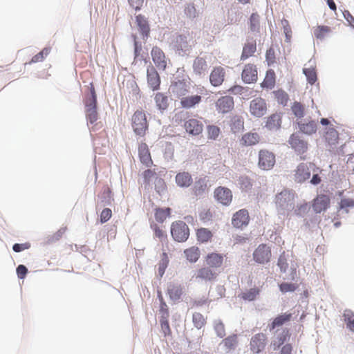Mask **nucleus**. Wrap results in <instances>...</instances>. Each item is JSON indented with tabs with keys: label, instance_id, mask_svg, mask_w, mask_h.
Masks as SVG:
<instances>
[{
	"label": "nucleus",
	"instance_id": "69168bd1",
	"mask_svg": "<svg viewBox=\"0 0 354 354\" xmlns=\"http://www.w3.org/2000/svg\"><path fill=\"white\" fill-rule=\"evenodd\" d=\"M156 175V172L155 170H151V169L145 170L142 174V176H143V178L145 180V183L147 184H149L151 178L155 177Z\"/></svg>",
	"mask_w": 354,
	"mask_h": 354
},
{
	"label": "nucleus",
	"instance_id": "37998d69",
	"mask_svg": "<svg viewBox=\"0 0 354 354\" xmlns=\"http://www.w3.org/2000/svg\"><path fill=\"white\" fill-rule=\"evenodd\" d=\"M169 260L166 252H163L161 255V259L158 264V275L162 277L165 274V270L168 266Z\"/></svg>",
	"mask_w": 354,
	"mask_h": 354
},
{
	"label": "nucleus",
	"instance_id": "864d4df0",
	"mask_svg": "<svg viewBox=\"0 0 354 354\" xmlns=\"http://www.w3.org/2000/svg\"><path fill=\"white\" fill-rule=\"evenodd\" d=\"M220 128L215 125H209L207 127V138L211 140H216L220 135Z\"/></svg>",
	"mask_w": 354,
	"mask_h": 354
},
{
	"label": "nucleus",
	"instance_id": "412c9836",
	"mask_svg": "<svg viewBox=\"0 0 354 354\" xmlns=\"http://www.w3.org/2000/svg\"><path fill=\"white\" fill-rule=\"evenodd\" d=\"M138 153L140 162L146 167H149L152 165L153 161L147 145L145 142H141L138 146Z\"/></svg>",
	"mask_w": 354,
	"mask_h": 354
},
{
	"label": "nucleus",
	"instance_id": "7ed1b4c3",
	"mask_svg": "<svg viewBox=\"0 0 354 354\" xmlns=\"http://www.w3.org/2000/svg\"><path fill=\"white\" fill-rule=\"evenodd\" d=\"M171 234L176 241L185 242L189 236V229L185 222L176 221L171 225Z\"/></svg>",
	"mask_w": 354,
	"mask_h": 354
},
{
	"label": "nucleus",
	"instance_id": "0e129e2a",
	"mask_svg": "<svg viewBox=\"0 0 354 354\" xmlns=\"http://www.w3.org/2000/svg\"><path fill=\"white\" fill-rule=\"evenodd\" d=\"M214 330L218 337H223L225 335V326L221 322L215 324Z\"/></svg>",
	"mask_w": 354,
	"mask_h": 354
},
{
	"label": "nucleus",
	"instance_id": "603ef678",
	"mask_svg": "<svg viewBox=\"0 0 354 354\" xmlns=\"http://www.w3.org/2000/svg\"><path fill=\"white\" fill-rule=\"evenodd\" d=\"M50 48H44L39 53L32 57L31 61L30 62V64L42 62L45 59V57L50 53Z\"/></svg>",
	"mask_w": 354,
	"mask_h": 354
},
{
	"label": "nucleus",
	"instance_id": "dca6fc26",
	"mask_svg": "<svg viewBox=\"0 0 354 354\" xmlns=\"http://www.w3.org/2000/svg\"><path fill=\"white\" fill-rule=\"evenodd\" d=\"M257 69L255 65L248 64L245 66L241 77L244 82L250 84L257 80Z\"/></svg>",
	"mask_w": 354,
	"mask_h": 354
},
{
	"label": "nucleus",
	"instance_id": "c03bdc74",
	"mask_svg": "<svg viewBox=\"0 0 354 354\" xmlns=\"http://www.w3.org/2000/svg\"><path fill=\"white\" fill-rule=\"evenodd\" d=\"M165 316L162 315L160 319V326L165 336L170 335L171 334V328L168 322L169 311L166 310Z\"/></svg>",
	"mask_w": 354,
	"mask_h": 354
},
{
	"label": "nucleus",
	"instance_id": "6e6552de",
	"mask_svg": "<svg viewBox=\"0 0 354 354\" xmlns=\"http://www.w3.org/2000/svg\"><path fill=\"white\" fill-rule=\"evenodd\" d=\"M183 127L188 134L198 136L203 132V124L200 120L192 118L185 121Z\"/></svg>",
	"mask_w": 354,
	"mask_h": 354
},
{
	"label": "nucleus",
	"instance_id": "f03ea898",
	"mask_svg": "<svg viewBox=\"0 0 354 354\" xmlns=\"http://www.w3.org/2000/svg\"><path fill=\"white\" fill-rule=\"evenodd\" d=\"M131 127L136 136H145L149 124L144 111L137 110L134 112L131 118Z\"/></svg>",
	"mask_w": 354,
	"mask_h": 354
},
{
	"label": "nucleus",
	"instance_id": "6e6d98bb",
	"mask_svg": "<svg viewBox=\"0 0 354 354\" xmlns=\"http://www.w3.org/2000/svg\"><path fill=\"white\" fill-rule=\"evenodd\" d=\"M292 111L297 118H302L304 115V106L300 102H295L292 106Z\"/></svg>",
	"mask_w": 354,
	"mask_h": 354
},
{
	"label": "nucleus",
	"instance_id": "2eb2a0df",
	"mask_svg": "<svg viewBox=\"0 0 354 354\" xmlns=\"http://www.w3.org/2000/svg\"><path fill=\"white\" fill-rule=\"evenodd\" d=\"M291 147L298 154H304L308 149V143L305 140L300 138L297 134H292L288 140Z\"/></svg>",
	"mask_w": 354,
	"mask_h": 354
},
{
	"label": "nucleus",
	"instance_id": "a211bd4d",
	"mask_svg": "<svg viewBox=\"0 0 354 354\" xmlns=\"http://www.w3.org/2000/svg\"><path fill=\"white\" fill-rule=\"evenodd\" d=\"M249 220L248 212L246 209H243L234 214L232 223L234 227L241 228L247 225L249 223Z\"/></svg>",
	"mask_w": 354,
	"mask_h": 354
},
{
	"label": "nucleus",
	"instance_id": "473e14b6",
	"mask_svg": "<svg viewBox=\"0 0 354 354\" xmlns=\"http://www.w3.org/2000/svg\"><path fill=\"white\" fill-rule=\"evenodd\" d=\"M157 108L161 111L166 110L169 106L168 97L162 93H157L154 96Z\"/></svg>",
	"mask_w": 354,
	"mask_h": 354
},
{
	"label": "nucleus",
	"instance_id": "4468645a",
	"mask_svg": "<svg viewBox=\"0 0 354 354\" xmlns=\"http://www.w3.org/2000/svg\"><path fill=\"white\" fill-rule=\"evenodd\" d=\"M314 166L313 164L309 163H300L295 173V180L298 183H302L308 179L310 176V167Z\"/></svg>",
	"mask_w": 354,
	"mask_h": 354
},
{
	"label": "nucleus",
	"instance_id": "cd10ccee",
	"mask_svg": "<svg viewBox=\"0 0 354 354\" xmlns=\"http://www.w3.org/2000/svg\"><path fill=\"white\" fill-rule=\"evenodd\" d=\"M175 46L178 50L183 52L189 51L192 45L190 44V39L185 35H178L176 38Z\"/></svg>",
	"mask_w": 354,
	"mask_h": 354
},
{
	"label": "nucleus",
	"instance_id": "6ab92c4d",
	"mask_svg": "<svg viewBox=\"0 0 354 354\" xmlns=\"http://www.w3.org/2000/svg\"><path fill=\"white\" fill-rule=\"evenodd\" d=\"M194 277L198 281H212L216 279L217 273L209 267H203L197 270Z\"/></svg>",
	"mask_w": 354,
	"mask_h": 354
},
{
	"label": "nucleus",
	"instance_id": "e433bc0d",
	"mask_svg": "<svg viewBox=\"0 0 354 354\" xmlns=\"http://www.w3.org/2000/svg\"><path fill=\"white\" fill-rule=\"evenodd\" d=\"M261 290L259 288H252L240 295V297L245 300L252 301L255 300L260 294Z\"/></svg>",
	"mask_w": 354,
	"mask_h": 354
},
{
	"label": "nucleus",
	"instance_id": "0eeeda50",
	"mask_svg": "<svg viewBox=\"0 0 354 354\" xmlns=\"http://www.w3.org/2000/svg\"><path fill=\"white\" fill-rule=\"evenodd\" d=\"M268 106L266 100L262 97H256L250 103V113L256 118H261L266 114Z\"/></svg>",
	"mask_w": 354,
	"mask_h": 354
},
{
	"label": "nucleus",
	"instance_id": "ddd939ff",
	"mask_svg": "<svg viewBox=\"0 0 354 354\" xmlns=\"http://www.w3.org/2000/svg\"><path fill=\"white\" fill-rule=\"evenodd\" d=\"M152 60L160 70L164 71L167 67V60L163 51L157 46H154L151 52Z\"/></svg>",
	"mask_w": 354,
	"mask_h": 354
},
{
	"label": "nucleus",
	"instance_id": "72a5a7b5",
	"mask_svg": "<svg viewBox=\"0 0 354 354\" xmlns=\"http://www.w3.org/2000/svg\"><path fill=\"white\" fill-rule=\"evenodd\" d=\"M171 209L169 207H157L154 211V217L157 222L162 223L171 216Z\"/></svg>",
	"mask_w": 354,
	"mask_h": 354
},
{
	"label": "nucleus",
	"instance_id": "b1692460",
	"mask_svg": "<svg viewBox=\"0 0 354 354\" xmlns=\"http://www.w3.org/2000/svg\"><path fill=\"white\" fill-rule=\"evenodd\" d=\"M224 255L216 252H211L205 257V263L210 268L221 267L223 263Z\"/></svg>",
	"mask_w": 354,
	"mask_h": 354
},
{
	"label": "nucleus",
	"instance_id": "13d9d810",
	"mask_svg": "<svg viewBox=\"0 0 354 354\" xmlns=\"http://www.w3.org/2000/svg\"><path fill=\"white\" fill-rule=\"evenodd\" d=\"M240 187L243 191H248L252 189V184L250 179L248 176H241L239 178Z\"/></svg>",
	"mask_w": 354,
	"mask_h": 354
},
{
	"label": "nucleus",
	"instance_id": "a18cd8bd",
	"mask_svg": "<svg viewBox=\"0 0 354 354\" xmlns=\"http://www.w3.org/2000/svg\"><path fill=\"white\" fill-rule=\"evenodd\" d=\"M343 316L347 328L354 332V313L351 310H345Z\"/></svg>",
	"mask_w": 354,
	"mask_h": 354
},
{
	"label": "nucleus",
	"instance_id": "4c0bfd02",
	"mask_svg": "<svg viewBox=\"0 0 354 354\" xmlns=\"http://www.w3.org/2000/svg\"><path fill=\"white\" fill-rule=\"evenodd\" d=\"M238 344V337L236 335H230L225 338L221 344H223L226 351H230L236 348Z\"/></svg>",
	"mask_w": 354,
	"mask_h": 354
},
{
	"label": "nucleus",
	"instance_id": "bb28decb",
	"mask_svg": "<svg viewBox=\"0 0 354 354\" xmlns=\"http://www.w3.org/2000/svg\"><path fill=\"white\" fill-rule=\"evenodd\" d=\"M175 179L177 185L180 187H188L193 183V179L191 174L186 171L178 173Z\"/></svg>",
	"mask_w": 354,
	"mask_h": 354
},
{
	"label": "nucleus",
	"instance_id": "f8f14e48",
	"mask_svg": "<svg viewBox=\"0 0 354 354\" xmlns=\"http://www.w3.org/2000/svg\"><path fill=\"white\" fill-rule=\"evenodd\" d=\"M214 197L219 203L228 205L232 200V194L230 189L218 187L214 190Z\"/></svg>",
	"mask_w": 354,
	"mask_h": 354
},
{
	"label": "nucleus",
	"instance_id": "052dcab7",
	"mask_svg": "<svg viewBox=\"0 0 354 354\" xmlns=\"http://www.w3.org/2000/svg\"><path fill=\"white\" fill-rule=\"evenodd\" d=\"M298 288V285L292 283H282L279 285V289L283 293L294 292Z\"/></svg>",
	"mask_w": 354,
	"mask_h": 354
},
{
	"label": "nucleus",
	"instance_id": "2f4dec72",
	"mask_svg": "<svg viewBox=\"0 0 354 354\" xmlns=\"http://www.w3.org/2000/svg\"><path fill=\"white\" fill-rule=\"evenodd\" d=\"M201 101V96L196 95L181 98L180 104L183 108L190 109Z\"/></svg>",
	"mask_w": 354,
	"mask_h": 354
},
{
	"label": "nucleus",
	"instance_id": "393cba45",
	"mask_svg": "<svg viewBox=\"0 0 354 354\" xmlns=\"http://www.w3.org/2000/svg\"><path fill=\"white\" fill-rule=\"evenodd\" d=\"M208 70V65L205 58L196 57L193 62L194 73L198 76H204Z\"/></svg>",
	"mask_w": 354,
	"mask_h": 354
},
{
	"label": "nucleus",
	"instance_id": "20e7f679",
	"mask_svg": "<svg viewBox=\"0 0 354 354\" xmlns=\"http://www.w3.org/2000/svg\"><path fill=\"white\" fill-rule=\"evenodd\" d=\"M275 155L268 149L259 151L258 166L262 170H270L275 165Z\"/></svg>",
	"mask_w": 354,
	"mask_h": 354
},
{
	"label": "nucleus",
	"instance_id": "f3484780",
	"mask_svg": "<svg viewBox=\"0 0 354 354\" xmlns=\"http://www.w3.org/2000/svg\"><path fill=\"white\" fill-rule=\"evenodd\" d=\"M216 110L219 113H226L234 108V100L230 96H223L218 99L216 102Z\"/></svg>",
	"mask_w": 354,
	"mask_h": 354
},
{
	"label": "nucleus",
	"instance_id": "338daca9",
	"mask_svg": "<svg viewBox=\"0 0 354 354\" xmlns=\"http://www.w3.org/2000/svg\"><path fill=\"white\" fill-rule=\"evenodd\" d=\"M185 13L189 17H194L196 15V8L194 3H189L185 8Z\"/></svg>",
	"mask_w": 354,
	"mask_h": 354
},
{
	"label": "nucleus",
	"instance_id": "ea45409f",
	"mask_svg": "<svg viewBox=\"0 0 354 354\" xmlns=\"http://www.w3.org/2000/svg\"><path fill=\"white\" fill-rule=\"evenodd\" d=\"M331 31V29L328 26H317L314 28L313 34L317 39H324Z\"/></svg>",
	"mask_w": 354,
	"mask_h": 354
},
{
	"label": "nucleus",
	"instance_id": "4d7b16f0",
	"mask_svg": "<svg viewBox=\"0 0 354 354\" xmlns=\"http://www.w3.org/2000/svg\"><path fill=\"white\" fill-rule=\"evenodd\" d=\"M207 188V184L203 180L197 181L193 188L195 195H202Z\"/></svg>",
	"mask_w": 354,
	"mask_h": 354
},
{
	"label": "nucleus",
	"instance_id": "1a4fd4ad",
	"mask_svg": "<svg viewBox=\"0 0 354 354\" xmlns=\"http://www.w3.org/2000/svg\"><path fill=\"white\" fill-rule=\"evenodd\" d=\"M271 250L266 244H261L253 253L254 260L258 263H266L270 261Z\"/></svg>",
	"mask_w": 354,
	"mask_h": 354
},
{
	"label": "nucleus",
	"instance_id": "9d476101",
	"mask_svg": "<svg viewBox=\"0 0 354 354\" xmlns=\"http://www.w3.org/2000/svg\"><path fill=\"white\" fill-rule=\"evenodd\" d=\"M147 79L149 86L152 91H157L160 88V77L153 66H150L147 70Z\"/></svg>",
	"mask_w": 354,
	"mask_h": 354
},
{
	"label": "nucleus",
	"instance_id": "aec40b11",
	"mask_svg": "<svg viewBox=\"0 0 354 354\" xmlns=\"http://www.w3.org/2000/svg\"><path fill=\"white\" fill-rule=\"evenodd\" d=\"M324 141L326 145L330 149H334L337 147L339 142V133L333 127H329L324 133Z\"/></svg>",
	"mask_w": 354,
	"mask_h": 354
},
{
	"label": "nucleus",
	"instance_id": "f257e3e1",
	"mask_svg": "<svg viewBox=\"0 0 354 354\" xmlns=\"http://www.w3.org/2000/svg\"><path fill=\"white\" fill-rule=\"evenodd\" d=\"M90 93L86 95L84 102L85 105V115L88 125L95 124L98 120L97 111V95L93 83L89 85Z\"/></svg>",
	"mask_w": 354,
	"mask_h": 354
},
{
	"label": "nucleus",
	"instance_id": "a878e982",
	"mask_svg": "<svg viewBox=\"0 0 354 354\" xmlns=\"http://www.w3.org/2000/svg\"><path fill=\"white\" fill-rule=\"evenodd\" d=\"M257 51V43L254 39L248 40L243 47L241 55V60L244 61L253 56Z\"/></svg>",
	"mask_w": 354,
	"mask_h": 354
},
{
	"label": "nucleus",
	"instance_id": "39448f33",
	"mask_svg": "<svg viewBox=\"0 0 354 354\" xmlns=\"http://www.w3.org/2000/svg\"><path fill=\"white\" fill-rule=\"evenodd\" d=\"M268 344V337L265 333H259L253 335L250 342V349L253 354L263 352Z\"/></svg>",
	"mask_w": 354,
	"mask_h": 354
},
{
	"label": "nucleus",
	"instance_id": "9b49d317",
	"mask_svg": "<svg viewBox=\"0 0 354 354\" xmlns=\"http://www.w3.org/2000/svg\"><path fill=\"white\" fill-rule=\"evenodd\" d=\"M225 70L223 67L218 66L214 67L209 75V82L213 86H221L224 82Z\"/></svg>",
	"mask_w": 354,
	"mask_h": 354
},
{
	"label": "nucleus",
	"instance_id": "a19ab883",
	"mask_svg": "<svg viewBox=\"0 0 354 354\" xmlns=\"http://www.w3.org/2000/svg\"><path fill=\"white\" fill-rule=\"evenodd\" d=\"M289 331L288 330H284L283 333L277 337V339L272 342L271 346L273 348V350H278L279 347L284 344L287 339L289 338Z\"/></svg>",
	"mask_w": 354,
	"mask_h": 354
},
{
	"label": "nucleus",
	"instance_id": "4be33fe9",
	"mask_svg": "<svg viewBox=\"0 0 354 354\" xmlns=\"http://www.w3.org/2000/svg\"><path fill=\"white\" fill-rule=\"evenodd\" d=\"M330 205V198L328 196L322 194L318 195L314 199L313 208L316 213H320L325 211Z\"/></svg>",
	"mask_w": 354,
	"mask_h": 354
},
{
	"label": "nucleus",
	"instance_id": "774afa93",
	"mask_svg": "<svg viewBox=\"0 0 354 354\" xmlns=\"http://www.w3.org/2000/svg\"><path fill=\"white\" fill-rule=\"evenodd\" d=\"M346 166L347 170L354 172V153H352L348 156Z\"/></svg>",
	"mask_w": 354,
	"mask_h": 354
},
{
	"label": "nucleus",
	"instance_id": "49530a36",
	"mask_svg": "<svg viewBox=\"0 0 354 354\" xmlns=\"http://www.w3.org/2000/svg\"><path fill=\"white\" fill-rule=\"evenodd\" d=\"M273 94L279 104L286 105L289 100L288 95L283 90L279 89L273 92Z\"/></svg>",
	"mask_w": 354,
	"mask_h": 354
},
{
	"label": "nucleus",
	"instance_id": "c85d7f7f",
	"mask_svg": "<svg viewBox=\"0 0 354 354\" xmlns=\"http://www.w3.org/2000/svg\"><path fill=\"white\" fill-rule=\"evenodd\" d=\"M196 236L197 241L201 243L210 241L213 237L211 230L205 227H200L196 230Z\"/></svg>",
	"mask_w": 354,
	"mask_h": 354
},
{
	"label": "nucleus",
	"instance_id": "7c9ffc66",
	"mask_svg": "<svg viewBox=\"0 0 354 354\" xmlns=\"http://www.w3.org/2000/svg\"><path fill=\"white\" fill-rule=\"evenodd\" d=\"M291 313H284L278 315L273 319L272 322L269 326L270 330H272L277 327L283 326L284 324L288 322L291 319Z\"/></svg>",
	"mask_w": 354,
	"mask_h": 354
},
{
	"label": "nucleus",
	"instance_id": "c9c22d12",
	"mask_svg": "<svg viewBox=\"0 0 354 354\" xmlns=\"http://www.w3.org/2000/svg\"><path fill=\"white\" fill-rule=\"evenodd\" d=\"M187 259L192 263L196 262L200 257V250L196 246H192L184 251Z\"/></svg>",
	"mask_w": 354,
	"mask_h": 354
},
{
	"label": "nucleus",
	"instance_id": "e2e57ef3",
	"mask_svg": "<svg viewBox=\"0 0 354 354\" xmlns=\"http://www.w3.org/2000/svg\"><path fill=\"white\" fill-rule=\"evenodd\" d=\"M112 216V212L109 208L104 209L100 214V222L102 223L108 221Z\"/></svg>",
	"mask_w": 354,
	"mask_h": 354
},
{
	"label": "nucleus",
	"instance_id": "de8ad7c7",
	"mask_svg": "<svg viewBox=\"0 0 354 354\" xmlns=\"http://www.w3.org/2000/svg\"><path fill=\"white\" fill-rule=\"evenodd\" d=\"M259 15L252 13L250 18V29L252 32H259L260 28Z\"/></svg>",
	"mask_w": 354,
	"mask_h": 354
},
{
	"label": "nucleus",
	"instance_id": "c756f323",
	"mask_svg": "<svg viewBox=\"0 0 354 354\" xmlns=\"http://www.w3.org/2000/svg\"><path fill=\"white\" fill-rule=\"evenodd\" d=\"M281 117L279 113H274L267 119L266 127L270 130H276L280 128Z\"/></svg>",
	"mask_w": 354,
	"mask_h": 354
},
{
	"label": "nucleus",
	"instance_id": "3c124183",
	"mask_svg": "<svg viewBox=\"0 0 354 354\" xmlns=\"http://www.w3.org/2000/svg\"><path fill=\"white\" fill-rule=\"evenodd\" d=\"M194 325L198 329L201 328L206 324V319L200 313H194L192 316Z\"/></svg>",
	"mask_w": 354,
	"mask_h": 354
},
{
	"label": "nucleus",
	"instance_id": "423d86ee",
	"mask_svg": "<svg viewBox=\"0 0 354 354\" xmlns=\"http://www.w3.org/2000/svg\"><path fill=\"white\" fill-rule=\"evenodd\" d=\"M295 194L289 190H283L275 197V203L283 209L293 207Z\"/></svg>",
	"mask_w": 354,
	"mask_h": 354
},
{
	"label": "nucleus",
	"instance_id": "680f3d73",
	"mask_svg": "<svg viewBox=\"0 0 354 354\" xmlns=\"http://www.w3.org/2000/svg\"><path fill=\"white\" fill-rule=\"evenodd\" d=\"M283 32L286 36V41L290 42L292 38V29L287 20L282 21Z\"/></svg>",
	"mask_w": 354,
	"mask_h": 354
},
{
	"label": "nucleus",
	"instance_id": "5fc2aeb1",
	"mask_svg": "<svg viewBox=\"0 0 354 354\" xmlns=\"http://www.w3.org/2000/svg\"><path fill=\"white\" fill-rule=\"evenodd\" d=\"M151 227L153 230L155 236L160 239V241H162L165 239H167V234L165 231L157 224L152 223L151 224Z\"/></svg>",
	"mask_w": 354,
	"mask_h": 354
},
{
	"label": "nucleus",
	"instance_id": "5701e85b",
	"mask_svg": "<svg viewBox=\"0 0 354 354\" xmlns=\"http://www.w3.org/2000/svg\"><path fill=\"white\" fill-rule=\"evenodd\" d=\"M261 140V137L256 132H248L244 133L241 140L240 145L243 147H251L257 145Z\"/></svg>",
	"mask_w": 354,
	"mask_h": 354
},
{
	"label": "nucleus",
	"instance_id": "79ce46f5",
	"mask_svg": "<svg viewBox=\"0 0 354 354\" xmlns=\"http://www.w3.org/2000/svg\"><path fill=\"white\" fill-rule=\"evenodd\" d=\"M167 291L170 298L174 300L179 299L183 293L180 286L176 284H170Z\"/></svg>",
	"mask_w": 354,
	"mask_h": 354
},
{
	"label": "nucleus",
	"instance_id": "58836bf2",
	"mask_svg": "<svg viewBox=\"0 0 354 354\" xmlns=\"http://www.w3.org/2000/svg\"><path fill=\"white\" fill-rule=\"evenodd\" d=\"M275 73L273 70H269L266 74V77L261 83V86L266 88H272L275 85Z\"/></svg>",
	"mask_w": 354,
	"mask_h": 354
},
{
	"label": "nucleus",
	"instance_id": "8fccbe9b",
	"mask_svg": "<svg viewBox=\"0 0 354 354\" xmlns=\"http://www.w3.org/2000/svg\"><path fill=\"white\" fill-rule=\"evenodd\" d=\"M303 71L307 78L308 82L311 85L314 84L317 80L315 68L313 67L304 68Z\"/></svg>",
	"mask_w": 354,
	"mask_h": 354
},
{
	"label": "nucleus",
	"instance_id": "bf43d9fd",
	"mask_svg": "<svg viewBox=\"0 0 354 354\" xmlns=\"http://www.w3.org/2000/svg\"><path fill=\"white\" fill-rule=\"evenodd\" d=\"M340 209H346L348 212V208L354 207V198H342L339 203Z\"/></svg>",
	"mask_w": 354,
	"mask_h": 354
},
{
	"label": "nucleus",
	"instance_id": "f704fd0d",
	"mask_svg": "<svg viewBox=\"0 0 354 354\" xmlns=\"http://www.w3.org/2000/svg\"><path fill=\"white\" fill-rule=\"evenodd\" d=\"M300 131L308 135H311L317 131V124L314 120H310L304 123H299Z\"/></svg>",
	"mask_w": 354,
	"mask_h": 354
},
{
	"label": "nucleus",
	"instance_id": "09e8293b",
	"mask_svg": "<svg viewBox=\"0 0 354 354\" xmlns=\"http://www.w3.org/2000/svg\"><path fill=\"white\" fill-rule=\"evenodd\" d=\"M136 22L142 33L147 35L149 32V27L145 17L141 15L136 16Z\"/></svg>",
	"mask_w": 354,
	"mask_h": 354
}]
</instances>
